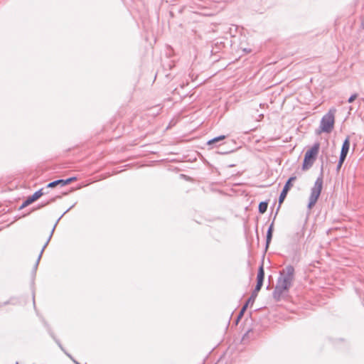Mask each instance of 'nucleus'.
<instances>
[{
	"mask_svg": "<svg viewBox=\"0 0 364 364\" xmlns=\"http://www.w3.org/2000/svg\"><path fill=\"white\" fill-rule=\"evenodd\" d=\"M336 109L331 108L328 113L324 114L320 121V133L321 132L326 133H331L334 127L335 124V114Z\"/></svg>",
	"mask_w": 364,
	"mask_h": 364,
	"instance_id": "f257e3e1",
	"label": "nucleus"
},
{
	"mask_svg": "<svg viewBox=\"0 0 364 364\" xmlns=\"http://www.w3.org/2000/svg\"><path fill=\"white\" fill-rule=\"evenodd\" d=\"M318 153V142H316L305 154L302 166L303 170H308L313 166L317 159Z\"/></svg>",
	"mask_w": 364,
	"mask_h": 364,
	"instance_id": "f03ea898",
	"label": "nucleus"
},
{
	"mask_svg": "<svg viewBox=\"0 0 364 364\" xmlns=\"http://www.w3.org/2000/svg\"><path fill=\"white\" fill-rule=\"evenodd\" d=\"M44 188H41L38 191L35 192L32 196H28L26 200L22 203L20 207V209H23L28 205H31L38 199H39L42 196L46 194V192L43 191Z\"/></svg>",
	"mask_w": 364,
	"mask_h": 364,
	"instance_id": "7ed1b4c3",
	"label": "nucleus"
},
{
	"mask_svg": "<svg viewBox=\"0 0 364 364\" xmlns=\"http://www.w3.org/2000/svg\"><path fill=\"white\" fill-rule=\"evenodd\" d=\"M296 177L295 176H292V177H290L288 181L286 182L284 188H283V190L282 191V193H280V196H279V206L281 205V204L284 202V199L286 198L287 197V195L289 192V191L291 189V188L293 186V182L296 180Z\"/></svg>",
	"mask_w": 364,
	"mask_h": 364,
	"instance_id": "20e7f679",
	"label": "nucleus"
},
{
	"mask_svg": "<svg viewBox=\"0 0 364 364\" xmlns=\"http://www.w3.org/2000/svg\"><path fill=\"white\" fill-rule=\"evenodd\" d=\"M318 199V178L315 181L314 186L311 189V193L309 197L308 208L311 209L312 207L317 202Z\"/></svg>",
	"mask_w": 364,
	"mask_h": 364,
	"instance_id": "39448f33",
	"label": "nucleus"
},
{
	"mask_svg": "<svg viewBox=\"0 0 364 364\" xmlns=\"http://www.w3.org/2000/svg\"><path fill=\"white\" fill-rule=\"evenodd\" d=\"M264 279V269L263 264H262L258 269L257 275V284L255 286V291H259L262 287L263 282Z\"/></svg>",
	"mask_w": 364,
	"mask_h": 364,
	"instance_id": "423d86ee",
	"label": "nucleus"
},
{
	"mask_svg": "<svg viewBox=\"0 0 364 364\" xmlns=\"http://www.w3.org/2000/svg\"><path fill=\"white\" fill-rule=\"evenodd\" d=\"M293 279L284 275L281 276L278 279L277 285L280 286L283 289L288 290L291 286Z\"/></svg>",
	"mask_w": 364,
	"mask_h": 364,
	"instance_id": "0eeeda50",
	"label": "nucleus"
},
{
	"mask_svg": "<svg viewBox=\"0 0 364 364\" xmlns=\"http://www.w3.org/2000/svg\"><path fill=\"white\" fill-rule=\"evenodd\" d=\"M63 216V215L60 218H59V219L57 220L56 223L55 224L54 227L53 228V229H52V230H51V232H50V235H49V237H48V240H47L46 242V243H45V245H43V248H42V250H41V252H40V254H39V255H38V259H37V261H36V264H35V266H34V269H35V270H36V269H37L38 266V264H39V262H40V260H41V257H42V255H43V251L45 250L46 247H47V245H48V243H49V242H50V239H51V237H52V236H53V232H54V230H55V227H56V225H57V224H58V221L60 220V218H61Z\"/></svg>",
	"mask_w": 364,
	"mask_h": 364,
	"instance_id": "6e6552de",
	"label": "nucleus"
},
{
	"mask_svg": "<svg viewBox=\"0 0 364 364\" xmlns=\"http://www.w3.org/2000/svg\"><path fill=\"white\" fill-rule=\"evenodd\" d=\"M350 148V139L348 136L343 141L341 147L340 157L343 159H346Z\"/></svg>",
	"mask_w": 364,
	"mask_h": 364,
	"instance_id": "1a4fd4ad",
	"label": "nucleus"
},
{
	"mask_svg": "<svg viewBox=\"0 0 364 364\" xmlns=\"http://www.w3.org/2000/svg\"><path fill=\"white\" fill-rule=\"evenodd\" d=\"M294 269L291 265L286 267L282 272H280L281 276H286L294 279Z\"/></svg>",
	"mask_w": 364,
	"mask_h": 364,
	"instance_id": "9d476101",
	"label": "nucleus"
},
{
	"mask_svg": "<svg viewBox=\"0 0 364 364\" xmlns=\"http://www.w3.org/2000/svg\"><path fill=\"white\" fill-rule=\"evenodd\" d=\"M273 225L272 223L270 226L268 228L267 232V237H266V249H267L269 246V244L271 242L272 238V233H273Z\"/></svg>",
	"mask_w": 364,
	"mask_h": 364,
	"instance_id": "9b49d317",
	"label": "nucleus"
},
{
	"mask_svg": "<svg viewBox=\"0 0 364 364\" xmlns=\"http://www.w3.org/2000/svg\"><path fill=\"white\" fill-rule=\"evenodd\" d=\"M285 291L280 286L277 285L275 289L273 291V296L275 299L279 300L283 291Z\"/></svg>",
	"mask_w": 364,
	"mask_h": 364,
	"instance_id": "f8f14e48",
	"label": "nucleus"
},
{
	"mask_svg": "<svg viewBox=\"0 0 364 364\" xmlns=\"http://www.w3.org/2000/svg\"><path fill=\"white\" fill-rule=\"evenodd\" d=\"M63 179H59V180H56V181H54L53 182H50L49 183L46 188H55L57 186H64V183H63Z\"/></svg>",
	"mask_w": 364,
	"mask_h": 364,
	"instance_id": "ddd939ff",
	"label": "nucleus"
},
{
	"mask_svg": "<svg viewBox=\"0 0 364 364\" xmlns=\"http://www.w3.org/2000/svg\"><path fill=\"white\" fill-rule=\"evenodd\" d=\"M225 139V135H221V136H217V137H215L210 140H209L208 142H207V144L208 145H212L213 144H215L217 142H219L223 139Z\"/></svg>",
	"mask_w": 364,
	"mask_h": 364,
	"instance_id": "4468645a",
	"label": "nucleus"
},
{
	"mask_svg": "<svg viewBox=\"0 0 364 364\" xmlns=\"http://www.w3.org/2000/svg\"><path fill=\"white\" fill-rule=\"evenodd\" d=\"M267 207H268V203L267 202H261L259 203V207H258V209H259V212L262 214L264 213L267 210Z\"/></svg>",
	"mask_w": 364,
	"mask_h": 364,
	"instance_id": "2eb2a0df",
	"label": "nucleus"
},
{
	"mask_svg": "<svg viewBox=\"0 0 364 364\" xmlns=\"http://www.w3.org/2000/svg\"><path fill=\"white\" fill-rule=\"evenodd\" d=\"M258 292L259 291H255V289L253 290V291L252 292L251 296L247 299V303H251V305H252L254 304L257 296Z\"/></svg>",
	"mask_w": 364,
	"mask_h": 364,
	"instance_id": "dca6fc26",
	"label": "nucleus"
},
{
	"mask_svg": "<svg viewBox=\"0 0 364 364\" xmlns=\"http://www.w3.org/2000/svg\"><path fill=\"white\" fill-rule=\"evenodd\" d=\"M76 180V178L75 177H71V178H69L66 180H63V183H64V186H66L68 184H70L71 182L74 181Z\"/></svg>",
	"mask_w": 364,
	"mask_h": 364,
	"instance_id": "f3484780",
	"label": "nucleus"
},
{
	"mask_svg": "<svg viewBox=\"0 0 364 364\" xmlns=\"http://www.w3.org/2000/svg\"><path fill=\"white\" fill-rule=\"evenodd\" d=\"M55 200V198H53L50 200H48L47 203L41 204V205H39L37 209L41 208H43V207H44L46 205H47L54 202Z\"/></svg>",
	"mask_w": 364,
	"mask_h": 364,
	"instance_id": "a211bd4d",
	"label": "nucleus"
},
{
	"mask_svg": "<svg viewBox=\"0 0 364 364\" xmlns=\"http://www.w3.org/2000/svg\"><path fill=\"white\" fill-rule=\"evenodd\" d=\"M344 161H345V159H341V157H339V160H338L337 167H336L337 171H339V169L342 166Z\"/></svg>",
	"mask_w": 364,
	"mask_h": 364,
	"instance_id": "6ab92c4d",
	"label": "nucleus"
},
{
	"mask_svg": "<svg viewBox=\"0 0 364 364\" xmlns=\"http://www.w3.org/2000/svg\"><path fill=\"white\" fill-rule=\"evenodd\" d=\"M358 97V94L354 93L348 98V102L349 103L353 102Z\"/></svg>",
	"mask_w": 364,
	"mask_h": 364,
	"instance_id": "aec40b11",
	"label": "nucleus"
},
{
	"mask_svg": "<svg viewBox=\"0 0 364 364\" xmlns=\"http://www.w3.org/2000/svg\"><path fill=\"white\" fill-rule=\"evenodd\" d=\"M245 312V311H242V310H240V311L237 316V321H236L237 323L242 318Z\"/></svg>",
	"mask_w": 364,
	"mask_h": 364,
	"instance_id": "412c9836",
	"label": "nucleus"
},
{
	"mask_svg": "<svg viewBox=\"0 0 364 364\" xmlns=\"http://www.w3.org/2000/svg\"><path fill=\"white\" fill-rule=\"evenodd\" d=\"M250 304H251V303H247V301L246 303L244 304V306L242 307L241 310H242V311H246V310L248 308V306Z\"/></svg>",
	"mask_w": 364,
	"mask_h": 364,
	"instance_id": "4be33fe9",
	"label": "nucleus"
},
{
	"mask_svg": "<svg viewBox=\"0 0 364 364\" xmlns=\"http://www.w3.org/2000/svg\"><path fill=\"white\" fill-rule=\"evenodd\" d=\"M57 343H58V345L59 346V347H60L62 350H63V347H62V346H61L60 343L59 341H57Z\"/></svg>",
	"mask_w": 364,
	"mask_h": 364,
	"instance_id": "5701e85b",
	"label": "nucleus"
},
{
	"mask_svg": "<svg viewBox=\"0 0 364 364\" xmlns=\"http://www.w3.org/2000/svg\"><path fill=\"white\" fill-rule=\"evenodd\" d=\"M319 188H320V192L321 191V189H322V182L320 180V186H319Z\"/></svg>",
	"mask_w": 364,
	"mask_h": 364,
	"instance_id": "b1692460",
	"label": "nucleus"
},
{
	"mask_svg": "<svg viewBox=\"0 0 364 364\" xmlns=\"http://www.w3.org/2000/svg\"><path fill=\"white\" fill-rule=\"evenodd\" d=\"M311 265H310L309 268V271H312L311 268Z\"/></svg>",
	"mask_w": 364,
	"mask_h": 364,
	"instance_id": "393cba45",
	"label": "nucleus"
},
{
	"mask_svg": "<svg viewBox=\"0 0 364 364\" xmlns=\"http://www.w3.org/2000/svg\"><path fill=\"white\" fill-rule=\"evenodd\" d=\"M69 211V209L68 210H66V211L63 213V215H65L67 212Z\"/></svg>",
	"mask_w": 364,
	"mask_h": 364,
	"instance_id": "a878e982",
	"label": "nucleus"
},
{
	"mask_svg": "<svg viewBox=\"0 0 364 364\" xmlns=\"http://www.w3.org/2000/svg\"><path fill=\"white\" fill-rule=\"evenodd\" d=\"M315 132L318 133V129H316V130H315Z\"/></svg>",
	"mask_w": 364,
	"mask_h": 364,
	"instance_id": "bb28decb",
	"label": "nucleus"
}]
</instances>
